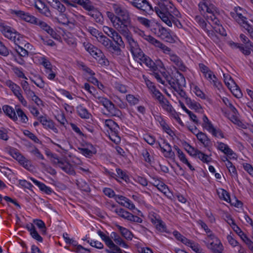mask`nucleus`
I'll list each match as a JSON object with an SVG mask.
<instances>
[{
    "mask_svg": "<svg viewBox=\"0 0 253 253\" xmlns=\"http://www.w3.org/2000/svg\"><path fill=\"white\" fill-rule=\"evenodd\" d=\"M154 11L168 26L172 27V23H173L179 28L182 27V26L180 22L169 11L168 8L164 2L159 3L157 6L154 7Z\"/></svg>",
    "mask_w": 253,
    "mask_h": 253,
    "instance_id": "nucleus-1",
    "label": "nucleus"
},
{
    "mask_svg": "<svg viewBox=\"0 0 253 253\" xmlns=\"http://www.w3.org/2000/svg\"><path fill=\"white\" fill-rule=\"evenodd\" d=\"M84 45L85 49L97 60L99 64L102 66L109 65V61L106 58L101 50L88 42H84Z\"/></svg>",
    "mask_w": 253,
    "mask_h": 253,
    "instance_id": "nucleus-2",
    "label": "nucleus"
},
{
    "mask_svg": "<svg viewBox=\"0 0 253 253\" xmlns=\"http://www.w3.org/2000/svg\"><path fill=\"white\" fill-rule=\"evenodd\" d=\"M0 31L5 37L13 42L15 45L21 43L22 36L10 27L1 25Z\"/></svg>",
    "mask_w": 253,
    "mask_h": 253,
    "instance_id": "nucleus-3",
    "label": "nucleus"
},
{
    "mask_svg": "<svg viewBox=\"0 0 253 253\" xmlns=\"http://www.w3.org/2000/svg\"><path fill=\"white\" fill-rule=\"evenodd\" d=\"M162 74L167 82L174 90L185 86V79L182 74L178 73L174 78L168 76L165 72H163Z\"/></svg>",
    "mask_w": 253,
    "mask_h": 253,
    "instance_id": "nucleus-4",
    "label": "nucleus"
},
{
    "mask_svg": "<svg viewBox=\"0 0 253 253\" xmlns=\"http://www.w3.org/2000/svg\"><path fill=\"white\" fill-rule=\"evenodd\" d=\"M95 98L106 109L109 114L111 116L120 117L122 115L121 111L115 106L112 102L107 98L100 96H95Z\"/></svg>",
    "mask_w": 253,
    "mask_h": 253,
    "instance_id": "nucleus-5",
    "label": "nucleus"
},
{
    "mask_svg": "<svg viewBox=\"0 0 253 253\" xmlns=\"http://www.w3.org/2000/svg\"><path fill=\"white\" fill-rule=\"evenodd\" d=\"M112 8L117 17H120L124 22H130L131 19L128 11L123 5L118 3L112 4Z\"/></svg>",
    "mask_w": 253,
    "mask_h": 253,
    "instance_id": "nucleus-6",
    "label": "nucleus"
},
{
    "mask_svg": "<svg viewBox=\"0 0 253 253\" xmlns=\"http://www.w3.org/2000/svg\"><path fill=\"white\" fill-rule=\"evenodd\" d=\"M140 35L149 43L163 51L164 53L169 54H170L171 51L170 48L152 36L145 35L143 31H140Z\"/></svg>",
    "mask_w": 253,
    "mask_h": 253,
    "instance_id": "nucleus-7",
    "label": "nucleus"
},
{
    "mask_svg": "<svg viewBox=\"0 0 253 253\" xmlns=\"http://www.w3.org/2000/svg\"><path fill=\"white\" fill-rule=\"evenodd\" d=\"M134 58L141 65L142 63L144 64L152 71L155 72L158 69L157 65L149 56L145 55L143 51L135 56Z\"/></svg>",
    "mask_w": 253,
    "mask_h": 253,
    "instance_id": "nucleus-8",
    "label": "nucleus"
},
{
    "mask_svg": "<svg viewBox=\"0 0 253 253\" xmlns=\"http://www.w3.org/2000/svg\"><path fill=\"white\" fill-rule=\"evenodd\" d=\"M152 31L158 37L167 41H169L171 38L168 30L158 23H156V27L153 28Z\"/></svg>",
    "mask_w": 253,
    "mask_h": 253,
    "instance_id": "nucleus-9",
    "label": "nucleus"
},
{
    "mask_svg": "<svg viewBox=\"0 0 253 253\" xmlns=\"http://www.w3.org/2000/svg\"><path fill=\"white\" fill-rule=\"evenodd\" d=\"M105 125L107 126L112 131V136H115L117 139H113L111 137L112 141L115 143L118 142L120 141V137L118 135L119 130L120 129L119 125L114 121L109 119L105 121Z\"/></svg>",
    "mask_w": 253,
    "mask_h": 253,
    "instance_id": "nucleus-10",
    "label": "nucleus"
},
{
    "mask_svg": "<svg viewBox=\"0 0 253 253\" xmlns=\"http://www.w3.org/2000/svg\"><path fill=\"white\" fill-rule=\"evenodd\" d=\"M130 22H124V21H118L114 24V28L125 38H127L132 34L127 27V24Z\"/></svg>",
    "mask_w": 253,
    "mask_h": 253,
    "instance_id": "nucleus-11",
    "label": "nucleus"
},
{
    "mask_svg": "<svg viewBox=\"0 0 253 253\" xmlns=\"http://www.w3.org/2000/svg\"><path fill=\"white\" fill-rule=\"evenodd\" d=\"M237 16L233 15V17L236 19V22L242 27L245 28L250 34L253 39V28L247 21L245 16H242L241 14H238Z\"/></svg>",
    "mask_w": 253,
    "mask_h": 253,
    "instance_id": "nucleus-12",
    "label": "nucleus"
},
{
    "mask_svg": "<svg viewBox=\"0 0 253 253\" xmlns=\"http://www.w3.org/2000/svg\"><path fill=\"white\" fill-rule=\"evenodd\" d=\"M11 14L15 15L17 18L31 24L35 23L34 21L36 20V17L28 12L21 10H12Z\"/></svg>",
    "mask_w": 253,
    "mask_h": 253,
    "instance_id": "nucleus-13",
    "label": "nucleus"
},
{
    "mask_svg": "<svg viewBox=\"0 0 253 253\" xmlns=\"http://www.w3.org/2000/svg\"><path fill=\"white\" fill-rule=\"evenodd\" d=\"M130 3L134 7L144 11H154L152 5L146 0H133Z\"/></svg>",
    "mask_w": 253,
    "mask_h": 253,
    "instance_id": "nucleus-14",
    "label": "nucleus"
},
{
    "mask_svg": "<svg viewBox=\"0 0 253 253\" xmlns=\"http://www.w3.org/2000/svg\"><path fill=\"white\" fill-rule=\"evenodd\" d=\"M125 39L129 45V50L133 57L142 51L137 42L133 38L132 35Z\"/></svg>",
    "mask_w": 253,
    "mask_h": 253,
    "instance_id": "nucleus-15",
    "label": "nucleus"
},
{
    "mask_svg": "<svg viewBox=\"0 0 253 253\" xmlns=\"http://www.w3.org/2000/svg\"><path fill=\"white\" fill-rule=\"evenodd\" d=\"M34 21L35 23H33V24L38 25L42 30L46 32L52 38L56 39L57 36V33L46 23L40 20L36 17Z\"/></svg>",
    "mask_w": 253,
    "mask_h": 253,
    "instance_id": "nucleus-16",
    "label": "nucleus"
},
{
    "mask_svg": "<svg viewBox=\"0 0 253 253\" xmlns=\"http://www.w3.org/2000/svg\"><path fill=\"white\" fill-rule=\"evenodd\" d=\"M40 122L43 125L44 128L46 129H50L55 133H58V131L57 128L55 126L53 122L50 120L47 119L45 116H40L38 118Z\"/></svg>",
    "mask_w": 253,
    "mask_h": 253,
    "instance_id": "nucleus-17",
    "label": "nucleus"
},
{
    "mask_svg": "<svg viewBox=\"0 0 253 253\" xmlns=\"http://www.w3.org/2000/svg\"><path fill=\"white\" fill-rule=\"evenodd\" d=\"M26 228L30 232V235H31L33 238L39 242H42V238L38 233L33 223H29L28 224H27Z\"/></svg>",
    "mask_w": 253,
    "mask_h": 253,
    "instance_id": "nucleus-18",
    "label": "nucleus"
},
{
    "mask_svg": "<svg viewBox=\"0 0 253 253\" xmlns=\"http://www.w3.org/2000/svg\"><path fill=\"white\" fill-rule=\"evenodd\" d=\"M164 143L165 144L164 147H162L160 143H158V145L161 148L162 151L165 153V156L167 158H174L175 154L174 152L172 151L170 145L169 143L166 142L165 141H164Z\"/></svg>",
    "mask_w": 253,
    "mask_h": 253,
    "instance_id": "nucleus-19",
    "label": "nucleus"
},
{
    "mask_svg": "<svg viewBox=\"0 0 253 253\" xmlns=\"http://www.w3.org/2000/svg\"><path fill=\"white\" fill-rule=\"evenodd\" d=\"M170 56V60L176 65L179 69L182 71L186 70V67L182 62V60L176 54H169Z\"/></svg>",
    "mask_w": 253,
    "mask_h": 253,
    "instance_id": "nucleus-20",
    "label": "nucleus"
},
{
    "mask_svg": "<svg viewBox=\"0 0 253 253\" xmlns=\"http://www.w3.org/2000/svg\"><path fill=\"white\" fill-rule=\"evenodd\" d=\"M87 14L92 17L97 23H102L103 22V18L102 14L98 10L97 8L95 7L88 12Z\"/></svg>",
    "mask_w": 253,
    "mask_h": 253,
    "instance_id": "nucleus-21",
    "label": "nucleus"
},
{
    "mask_svg": "<svg viewBox=\"0 0 253 253\" xmlns=\"http://www.w3.org/2000/svg\"><path fill=\"white\" fill-rule=\"evenodd\" d=\"M159 102L163 109L167 112L171 114H173L174 113H175V111L173 109L172 106L171 105L169 100L165 97L162 99L161 101H159Z\"/></svg>",
    "mask_w": 253,
    "mask_h": 253,
    "instance_id": "nucleus-22",
    "label": "nucleus"
},
{
    "mask_svg": "<svg viewBox=\"0 0 253 253\" xmlns=\"http://www.w3.org/2000/svg\"><path fill=\"white\" fill-rule=\"evenodd\" d=\"M31 179L33 182L40 188L41 191L44 192L45 193L47 194H50L52 192H53L51 188L46 186L44 183L39 181L38 180L32 177L31 178Z\"/></svg>",
    "mask_w": 253,
    "mask_h": 253,
    "instance_id": "nucleus-23",
    "label": "nucleus"
},
{
    "mask_svg": "<svg viewBox=\"0 0 253 253\" xmlns=\"http://www.w3.org/2000/svg\"><path fill=\"white\" fill-rule=\"evenodd\" d=\"M76 109L78 115L82 119H87L90 118L91 114L83 105H78L76 107Z\"/></svg>",
    "mask_w": 253,
    "mask_h": 253,
    "instance_id": "nucleus-24",
    "label": "nucleus"
},
{
    "mask_svg": "<svg viewBox=\"0 0 253 253\" xmlns=\"http://www.w3.org/2000/svg\"><path fill=\"white\" fill-rule=\"evenodd\" d=\"M218 144L217 149L228 156H232L234 154L233 151L228 147V146L221 142H217Z\"/></svg>",
    "mask_w": 253,
    "mask_h": 253,
    "instance_id": "nucleus-25",
    "label": "nucleus"
},
{
    "mask_svg": "<svg viewBox=\"0 0 253 253\" xmlns=\"http://www.w3.org/2000/svg\"><path fill=\"white\" fill-rule=\"evenodd\" d=\"M2 110L4 113L13 121L17 120V115L12 107L9 105H4L2 107Z\"/></svg>",
    "mask_w": 253,
    "mask_h": 253,
    "instance_id": "nucleus-26",
    "label": "nucleus"
},
{
    "mask_svg": "<svg viewBox=\"0 0 253 253\" xmlns=\"http://www.w3.org/2000/svg\"><path fill=\"white\" fill-rule=\"evenodd\" d=\"M197 139L204 145L205 147L208 146L210 143V139L208 137L206 134L202 131H199L196 134Z\"/></svg>",
    "mask_w": 253,
    "mask_h": 253,
    "instance_id": "nucleus-27",
    "label": "nucleus"
},
{
    "mask_svg": "<svg viewBox=\"0 0 253 253\" xmlns=\"http://www.w3.org/2000/svg\"><path fill=\"white\" fill-rule=\"evenodd\" d=\"M111 237L115 243L124 248L128 247L127 245L122 239L120 236L116 232H113L111 234Z\"/></svg>",
    "mask_w": 253,
    "mask_h": 253,
    "instance_id": "nucleus-28",
    "label": "nucleus"
},
{
    "mask_svg": "<svg viewBox=\"0 0 253 253\" xmlns=\"http://www.w3.org/2000/svg\"><path fill=\"white\" fill-rule=\"evenodd\" d=\"M79 5L82 6L87 12L95 7L93 2L90 0H81Z\"/></svg>",
    "mask_w": 253,
    "mask_h": 253,
    "instance_id": "nucleus-29",
    "label": "nucleus"
},
{
    "mask_svg": "<svg viewBox=\"0 0 253 253\" xmlns=\"http://www.w3.org/2000/svg\"><path fill=\"white\" fill-rule=\"evenodd\" d=\"M236 47L239 48L240 51L245 55H249L251 53V46L250 44H246L244 45L238 43H234Z\"/></svg>",
    "mask_w": 253,
    "mask_h": 253,
    "instance_id": "nucleus-30",
    "label": "nucleus"
},
{
    "mask_svg": "<svg viewBox=\"0 0 253 253\" xmlns=\"http://www.w3.org/2000/svg\"><path fill=\"white\" fill-rule=\"evenodd\" d=\"M195 21L199 25V26L210 35L211 34L210 31H209L207 28V24L205 20L200 16L197 15L195 17Z\"/></svg>",
    "mask_w": 253,
    "mask_h": 253,
    "instance_id": "nucleus-31",
    "label": "nucleus"
},
{
    "mask_svg": "<svg viewBox=\"0 0 253 253\" xmlns=\"http://www.w3.org/2000/svg\"><path fill=\"white\" fill-rule=\"evenodd\" d=\"M183 145L184 147L185 150L187 152V153L191 156L195 157L197 156V153L199 152V150L195 149L194 147H192L186 141H184L183 143Z\"/></svg>",
    "mask_w": 253,
    "mask_h": 253,
    "instance_id": "nucleus-32",
    "label": "nucleus"
},
{
    "mask_svg": "<svg viewBox=\"0 0 253 253\" xmlns=\"http://www.w3.org/2000/svg\"><path fill=\"white\" fill-rule=\"evenodd\" d=\"M23 44L24 43L22 42V41H21V43L16 44L15 50L20 56L23 57H28V51L22 47Z\"/></svg>",
    "mask_w": 253,
    "mask_h": 253,
    "instance_id": "nucleus-33",
    "label": "nucleus"
},
{
    "mask_svg": "<svg viewBox=\"0 0 253 253\" xmlns=\"http://www.w3.org/2000/svg\"><path fill=\"white\" fill-rule=\"evenodd\" d=\"M115 212L122 218H123L124 219L128 221L129 220L130 216L131 213L125 210L124 209L117 208L115 210Z\"/></svg>",
    "mask_w": 253,
    "mask_h": 253,
    "instance_id": "nucleus-34",
    "label": "nucleus"
},
{
    "mask_svg": "<svg viewBox=\"0 0 253 253\" xmlns=\"http://www.w3.org/2000/svg\"><path fill=\"white\" fill-rule=\"evenodd\" d=\"M117 227L124 238L127 240L132 239V234L127 229L119 225H117Z\"/></svg>",
    "mask_w": 253,
    "mask_h": 253,
    "instance_id": "nucleus-35",
    "label": "nucleus"
},
{
    "mask_svg": "<svg viewBox=\"0 0 253 253\" xmlns=\"http://www.w3.org/2000/svg\"><path fill=\"white\" fill-rule=\"evenodd\" d=\"M97 41L102 44L106 48L110 46L111 41L102 33L97 37Z\"/></svg>",
    "mask_w": 253,
    "mask_h": 253,
    "instance_id": "nucleus-36",
    "label": "nucleus"
},
{
    "mask_svg": "<svg viewBox=\"0 0 253 253\" xmlns=\"http://www.w3.org/2000/svg\"><path fill=\"white\" fill-rule=\"evenodd\" d=\"M237 234L240 237L242 241L246 244L250 239L247 236L246 234L241 229V228L237 226L233 227V229Z\"/></svg>",
    "mask_w": 253,
    "mask_h": 253,
    "instance_id": "nucleus-37",
    "label": "nucleus"
},
{
    "mask_svg": "<svg viewBox=\"0 0 253 253\" xmlns=\"http://www.w3.org/2000/svg\"><path fill=\"white\" fill-rule=\"evenodd\" d=\"M76 184L81 190L85 192H89L90 188L88 184L83 179H79L76 180Z\"/></svg>",
    "mask_w": 253,
    "mask_h": 253,
    "instance_id": "nucleus-38",
    "label": "nucleus"
},
{
    "mask_svg": "<svg viewBox=\"0 0 253 253\" xmlns=\"http://www.w3.org/2000/svg\"><path fill=\"white\" fill-rule=\"evenodd\" d=\"M186 103L191 109L198 110L202 108L201 105L199 103L192 100L190 98H186Z\"/></svg>",
    "mask_w": 253,
    "mask_h": 253,
    "instance_id": "nucleus-39",
    "label": "nucleus"
},
{
    "mask_svg": "<svg viewBox=\"0 0 253 253\" xmlns=\"http://www.w3.org/2000/svg\"><path fill=\"white\" fill-rule=\"evenodd\" d=\"M51 6L61 13L64 12L66 10L64 5L58 0H53Z\"/></svg>",
    "mask_w": 253,
    "mask_h": 253,
    "instance_id": "nucleus-40",
    "label": "nucleus"
},
{
    "mask_svg": "<svg viewBox=\"0 0 253 253\" xmlns=\"http://www.w3.org/2000/svg\"><path fill=\"white\" fill-rule=\"evenodd\" d=\"M33 222L41 230L42 234H45L46 233V229L45 223L41 219H34Z\"/></svg>",
    "mask_w": 253,
    "mask_h": 253,
    "instance_id": "nucleus-41",
    "label": "nucleus"
},
{
    "mask_svg": "<svg viewBox=\"0 0 253 253\" xmlns=\"http://www.w3.org/2000/svg\"><path fill=\"white\" fill-rule=\"evenodd\" d=\"M90 147L92 148V150H89L88 148H80L81 153L84 155L86 157H91L93 154L96 153L95 150L93 148V146L92 145H90Z\"/></svg>",
    "mask_w": 253,
    "mask_h": 253,
    "instance_id": "nucleus-42",
    "label": "nucleus"
},
{
    "mask_svg": "<svg viewBox=\"0 0 253 253\" xmlns=\"http://www.w3.org/2000/svg\"><path fill=\"white\" fill-rule=\"evenodd\" d=\"M16 106V110L17 116L20 118L21 121L23 123H26L28 121V118L24 112L19 108Z\"/></svg>",
    "mask_w": 253,
    "mask_h": 253,
    "instance_id": "nucleus-43",
    "label": "nucleus"
},
{
    "mask_svg": "<svg viewBox=\"0 0 253 253\" xmlns=\"http://www.w3.org/2000/svg\"><path fill=\"white\" fill-rule=\"evenodd\" d=\"M6 85L9 87L11 91L14 93V92H16L18 91H20L21 88L20 87L12 82L11 80H8L5 83Z\"/></svg>",
    "mask_w": 253,
    "mask_h": 253,
    "instance_id": "nucleus-44",
    "label": "nucleus"
},
{
    "mask_svg": "<svg viewBox=\"0 0 253 253\" xmlns=\"http://www.w3.org/2000/svg\"><path fill=\"white\" fill-rule=\"evenodd\" d=\"M114 87L122 93H126L127 91V86L118 82H116L114 83Z\"/></svg>",
    "mask_w": 253,
    "mask_h": 253,
    "instance_id": "nucleus-45",
    "label": "nucleus"
},
{
    "mask_svg": "<svg viewBox=\"0 0 253 253\" xmlns=\"http://www.w3.org/2000/svg\"><path fill=\"white\" fill-rule=\"evenodd\" d=\"M115 35L113 40L120 46L124 47L125 44L119 33L117 31L115 33Z\"/></svg>",
    "mask_w": 253,
    "mask_h": 253,
    "instance_id": "nucleus-46",
    "label": "nucleus"
},
{
    "mask_svg": "<svg viewBox=\"0 0 253 253\" xmlns=\"http://www.w3.org/2000/svg\"><path fill=\"white\" fill-rule=\"evenodd\" d=\"M223 76L225 84L230 89H231V88L234 87L233 85L235 84L234 80L232 79L231 76L228 75L226 76L225 74H224Z\"/></svg>",
    "mask_w": 253,
    "mask_h": 253,
    "instance_id": "nucleus-47",
    "label": "nucleus"
},
{
    "mask_svg": "<svg viewBox=\"0 0 253 253\" xmlns=\"http://www.w3.org/2000/svg\"><path fill=\"white\" fill-rule=\"evenodd\" d=\"M126 100L130 105H135L139 102V99L132 94H127L126 95Z\"/></svg>",
    "mask_w": 253,
    "mask_h": 253,
    "instance_id": "nucleus-48",
    "label": "nucleus"
},
{
    "mask_svg": "<svg viewBox=\"0 0 253 253\" xmlns=\"http://www.w3.org/2000/svg\"><path fill=\"white\" fill-rule=\"evenodd\" d=\"M221 246L220 245V242L216 240V243L211 242L210 243L209 248L211 249L214 252L219 253L221 250Z\"/></svg>",
    "mask_w": 253,
    "mask_h": 253,
    "instance_id": "nucleus-49",
    "label": "nucleus"
},
{
    "mask_svg": "<svg viewBox=\"0 0 253 253\" xmlns=\"http://www.w3.org/2000/svg\"><path fill=\"white\" fill-rule=\"evenodd\" d=\"M23 133L25 136L28 137L30 139L34 141L35 142L37 143H40L41 142L40 140L38 139V138L32 132H30L28 130H24L23 131Z\"/></svg>",
    "mask_w": 253,
    "mask_h": 253,
    "instance_id": "nucleus-50",
    "label": "nucleus"
},
{
    "mask_svg": "<svg viewBox=\"0 0 253 253\" xmlns=\"http://www.w3.org/2000/svg\"><path fill=\"white\" fill-rule=\"evenodd\" d=\"M155 227L160 232H167L166 225L161 219L159 221L156 222Z\"/></svg>",
    "mask_w": 253,
    "mask_h": 253,
    "instance_id": "nucleus-51",
    "label": "nucleus"
},
{
    "mask_svg": "<svg viewBox=\"0 0 253 253\" xmlns=\"http://www.w3.org/2000/svg\"><path fill=\"white\" fill-rule=\"evenodd\" d=\"M54 164H55L61 169H62L65 166H66V164H68L69 163L67 161L59 159L58 158H54Z\"/></svg>",
    "mask_w": 253,
    "mask_h": 253,
    "instance_id": "nucleus-52",
    "label": "nucleus"
},
{
    "mask_svg": "<svg viewBox=\"0 0 253 253\" xmlns=\"http://www.w3.org/2000/svg\"><path fill=\"white\" fill-rule=\"evenodd\" d=\"M191 88H193V91L195 93V94L200 97L202 99L205 98V95L203 92L202 90L199 88L198 86L195 84H193L192 86H191Z\"/></svg>",
    "mask_w": 253,
    "mask_h": 253,
    "instance_id": "nucleus-53",
    "label": "nucleus"
},
{
    "mask_svg": "<svg viewBox=\"0 0 253 253\" xmlns=\"http://www.w3.org/2000/svg\"><path fill=\"white\" fill-rule=\"evenodd\" d=\"M243 12H244V10L243 8L240 6H237L234 8L233 11L230 12V14L232 18H233L236 21V19L233 17V15L237 16L238 14H241L242 16H244L243 13Z\"/></svg>",
    "mask_w": 253,
    "mask_h": 253,
    "instance_id": "nucleus-54",
    "label": "nucleus"
},
{
    "mask_svg": "<svg viewBox=\"0 0 253 253\" xmlns=\"http://www.w3.org/2000/svg\"><path fill=\"white\" fill-rule=\"evenodd\" d=\"M62 170L70 175H75L76 174L73 167L70 163L66 164V166H65Z\"/></svg>",
    "mask_w": 253,
    "mask_h": 253,
    "instance_id": "nucleus-55",
    "label": "nucleus"
},
{
    "mask_svg": "<svg viewBox=\"0 0 253 253\" xmlns=\"http://www.w3.org/2000/svg\"><path fill=\"white\" fill-rule=\"evenodd\" d=\"M121 205L128 209L130 210H133L135 209V205L128 198L125 202H121Z\"/></svg>",
    "mask_w": 253,
    "mask_h": 253,
    "instance_id": "nucleus-56",
    "label": "nucleus"
},
{
    "mask_svg": "<svg viewBox=\"0 0 253 253\" xmlns=\"http://www.w3.org/2000/svg\"><path fill=\"white\" fill-rule=\"evenodd\" d=\"M31 81L40 88H43L45 86V83L41 77H38L36 80L32 79Z\"/></svg>",
    "mask_w": 253,
    "mask_h": 253,
    "instance_id": "nucleus-57",
    "label": "nucleus"
},
{
    "mask_svg": "<svg viewBox=\"0 0 253 253\" xmlns=\"http://www.w3.org/2000/svg\"><path fill=\"white\" fill-rule=\"evenodd\" d=\"M137 20L140 24L146 27L149 28L150 27L151 22L150 20L142 17H138Z\"/></svg>",
    "mask_w": 253,
    "mask_h": 253,
    "instance_id": "nucleus-58",
    "label": "nucleus"
},
{
    "mask_svg": "<svg viewBox=\"0 0 253 253\" xmlns=\"http://www.w3.org/2000/svg\"><path fill=\"white\" fill-rule=\"evenodd\" d=\"M196 157H198L201 161H202L203 163H208L210 161L209 160V156L205 154L204 153L202 152L200 150L197 153V155Z\"/></svg>",
    "mask_w": 253,
    "mask_h": 253,
    "instance_id": "nucleus-59",
    "label": "nucleus"
},
{
    "mask_svg": "<svg viewBox=\"0 0 253 253\" xmlns=\"http://www.w3.org/2000/svg\"><path fill=\"white\" fill-rule=\"evenodd\" d=\"M13 72L19 78L27 79L22 71V69L18 67H14L13 68Z\"/></svg>",
    "mask_w": 253,
    "mask_h": 253,
    "instance_id": "nucleus-60",
    "label": "nucleus"
},
{
    "mask_svg": "<svg viewBox=\"0 0 253 253\" xmlns=\"http://www.w3.org/2000/svg\"><path fill=\"white\" fill-rule=\"evenodd\" d=\"M156 187L159 190L163 192L165 195L167 194V192L169 191L167 185L161 182H158V184L156 185Z\"/></svg>",
    "mask_w": 253,
    "mask_h": 253,
    "instance_id": "nucleus-61",
    "label": "nucleus"
},
{
    "mask_svg": "<svg viewBox=\"0 0 253 253\" xmlns=\"http://www.w3.org/2000/svg\"><path fill=\"white\" fill-rule=\"evenodd\" d=\"M145 82L151 93H152L154 91H155L157 89L155 85H154V83H153L148 79H145Z\"/></svg>",
    "mask_w": 253,
    "mask_h": 253,
    "instance_id": "nucleus-62",
    "label": "nucleus"
},
{
    "mask_svg": "<svg viewBox=\"0 0 253 253\" xmlns=\"http://www.w3.org/2000/svg\"><path fill=\"white\" fill-rule=\"evenodd\" d=\"M142 155L144 158V160L145 162L151 164L152 163V158L148 152V151L146 149H144L142 152Z\"/></svg>",
    "mask_w": 253,
    "mask_h": 253,
    "instance_id": "nucleus-63",
    "label": "nucleus"
},
{
    "mask_svg": "<svg viewBox=\"0 0 253 253\" xmlns=\"http://www.w3.org/2000/svg\"><path fill=\"white\" fill-rule=\"evenodd\" d=\"M7 133L8 131L6 129L3 127L0 128V139L4 141H7L9 139Z\"/></svg>",
    "mask_w": 253,
    "mask_h": 253,
    "instance_id": "nucleus-64",
    "label": "nucleus"
}]
</instances>
